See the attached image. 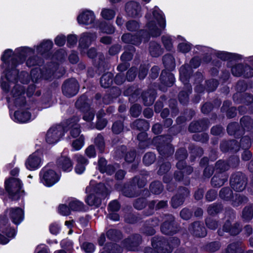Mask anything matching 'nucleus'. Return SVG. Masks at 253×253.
Instances as JSON below:
<instances>
[{
  "label": "nucleus",
  "instance_id": "obj_64",
  "mask_svg": "<svg viewBox=\"0 0 253 253\" xmlns=\"http://www.w3.org/2000/svg\"><path fill=\"white\" fill-rule=\"evenodd\" d=\"M193 138L195 141H201L202 142H206L208 140V135L205 133L195 134L193 135Z\"/></svg>",
  "mask_w": 253,
  "mask_h": 253
},
{
  "label": "nucleus",
  "instance_id": "obj_53",
  "mask_svg": "<svg viewBox=\"0 0 253 253\" xmlns=\"http://www.w3.org/2000/svg\"><path fill=\"white\" fill-rule=\"evenodd\" d=\"M124 129L123 122L121 121L115 122L112 126V130L114 133L119 134L121 133Z\"/></svg>",
  "mask_w": 253,
  "mask_h": 253
},
{
  "label": "nucleus",
  "instance_id": "obj_36",
  "mask_svg": "<svg viewBox=\"0 0 253 253\" xmlns=\"http://www.w3.org/2000/svg\"><path fill=\"white\" fill-rule=\"evenodd\" d=\"M70 209L74 211H82L84 209V204L76 199H72L69 204Z\"/></svg>",
  "mask_w": 253,
  "mask_h": 253
},
{
  "label": "nucleus",
  "instance_id": "obj_13",
  "mask_svg": "<svg viewBox=\"0 0 253 253\" xmlns=\"http://www.w3.org/2000/svg\"><path fill=\"white\" fill-rule=\"evenodd\" d=\"M42 153L36 151L30 155L25 162L26 168L30 170H35L39 169L42 163Z\"/></svg>",
  "mask_w": 253,
  "mask_h": 253
},
{
  "label": "nucleus",
  "instance_id": "obj_29",
  "mask_svg": "<svg viewBox=\"0 0 253 253\" xmlns=\"http://www.w3.org/2000/svg\"><path fill=\"white\" fill-rule=\"evenodd\" d=\"M220 148L223 152H226L229 150H234L236 151L239 150V146L236 140H232L229 142H223L220 145Z\"/></svg>",
  "mask_w": 253,
  "mask_h": 253
},
{
  "label": "nucleus",
  "instance_id": "obj_40",
  "mask_svg": "<svg viewBox=\"0 0 253 253\" xmlns=\"http://www.w3.org/2000/svg\"><path fill=\"white\" fill-rule=\"evenodd\" d=\"M242 217L245 220H250L253 217V205L246 206L242 212Z\"/></svg>",
  "mask_w": 253,
  "mask_h": 253
},
{
  "label": "nucleus",
  "instance_id": "obj_4",
  "mask_svg": "<svg viewBox=\"0 0 253 253\" xmlns=\"http://www.w3.org/2000/svg\"><path fill=\"white\" fill-rule=\"evenodd\" d=\"M180 243L179 240L175 237L169 238L168 242L163 237H154L152 241L153 248H146L145 253H170L174 247Z\"/></svg>",
  "mask_w": 253,
  "mask_h": 253
},
{
  "label": "nucleus",
  "instance_id": "obj_47",
  "mask_svg": "<svg viewBox=\"0 0 253 253\" xmlns=\"http://www.w3.org/2000/svg\"><path fill=\"white\" fill-rule=\"evenodd\" d=\"M230 168L228 163H226L224 161H218L215 165V168L217 170H219L220 172L228 170Z\"/></svg>",
  "mask_w": 253,
  "mask_h": 253
},
{
  "label": "nucleus",
  "instance_id": "obj_37",
  "mask_svg": "<svg viewBox=\"0 0 253 253\" xmlns=\"http://www.w3.org/2000/svg\"><path fill=\"white\" fill-rule=\"evenodd\" d=\"M149 51L151 55L154 57H157L162 53V49L160 45L156 42H151Z\"/></svg>",
  "mask_w": 253,
  "mask_h": 253
},
{
  "label": "nucleus",
  "instance_id": "obj_21",
  "mask_svg": "<svg viewBox=\"0 0 253 253\" xmlns=\"http://www.w3.org/2000/svg\"><path fill=\"white\" fill-rule=\"evenodd\" d=\"M241 230V227L237 223H232L231 221L227 219L223 226V231L228 232L232 235L238 234Z\"/></svg>",
  "mask_w": 253,
  "mask_h": 253
},
{
  "label": "nucleus",
  "instance_id": "obj_58",
  "mask_svg": "<svg viewBox=\"0 0 253 253\" xmlns=\"http://www.w3.org/2000/svg\"><path fill=\"white\" fill-rule=\"evenodd\" d=\"M206 223L207 226L212 230H215L218 226V222L211 217L206 219Z\"/></svg>",
  "mask_w": 253,
  "mask_h": 253
},
{
  "label": "nucleus",
  "instance_id": "obj_15",
  "mask_svg": "<svg viewBox=\"0 0 253 253\" xmlns=\"http://www.w3.org/2000/svg\"><path fill=\"white\" fill-rule=\"evenodd\" d=\"M77 20L80 24L89 26L94 27L95 22V16L92 11L86 10L81 13L77 17Z\"/></svg>",
  "mask_w": 253,
  "mask_h": 253
},
{
  "label": "nucleus",
  "instance_id": "obj_52",
  "mask_svg": "<svg viewBox=\"0 0 253 253\" xmlns=\"http://www.w3.org/2000/svg\"><path fill=\"white\" fill-rule=\"evenodd\" d=\"M244 66L242 64H238L233 66L231 69L232 74L234 76L239 77L242 75Z\"/></svg>",
  "mask_w": 253,
  "mask_h": 253
},
{
  "label": "nucleus",
  "instance_id": "obj_45",
  "mask_svg": "<svg viewBox=\"0 0 253 253\" xmlns=\"http://www.w3.org/2000/svg\"><path fill=\"white\" fill-rule=\"evenodd\" d=\"M100 29L102 32L108 34H112L115 31L114 27L106 22H102L100 24Z\"/></svg>",
  "mask_w": 253,
  "mask_h": 253
},
{
  "label": "nucleus",
  "instance_id": "obj_44",
  "mask_svg": "<svg viewBox=\"0 0 253 253\" xmlns=\"http://www.w3.org/2000/svg\"><path fill=\"white\" fill-rule=\"evenodd\" d=\"M232 191L229 188H223L219 192L220 197L224 200H229L232 196Z\"/></svg>",
  "mask_w": 253,
  "mask_h": 253
},
{
  "label": "nucleus",
  "instance_id": "obj_43",
  "mask_svg": "<svg viewBox=\"0 0 253 253\" xmlns=\"http://www.w3.org/2000/svg\"><path fill=\"white\" fill-rule=\"evenodd\" d=\"M150 189L153 193L159 194L162 191L163 187L160 182L155 181L151 184Z\"/></svg>",
  "mask_w": 253,
  "mask_h": 253
},
{
  "label": "nucleus",
  "instance_id": "obj_26",
  "mask_svg": "<svg viewBox=\"0 0 253 253\" xmlns=\"http://www.w3.org/2000/svg\"><path fill=\"white\" fill-rule=\"evenodd\" d=\"M75 157L77 162L75 171L78 174H82L85 170V166L87 165V161L83 156L79 154H77Z\"/></svg>",
  "mask_w": 253,
  "mask_h": 253
},
{
  "label": "nucleus",
  "instance_id": "obj_46",
  "mask_svg": "<svg viewBox=\"0 0 253 253\" xmlns=\"http://www.w3.org/2000/svg\"><path fill=\"white\" fill-rule=\"evenodd\" d=\"M94 142L99 150L102 152L105 148V142L103 136L100 134H98L95 137Z\"/></svg>",
  "mask_w": 253,
  "mask_h": 253
},
{
  "label": "nucleus",
  "instance_id": "obj_22",
  "mask_svg": "<svg viewBox=\"0 0 253 253\" xmlns=\"http://www.w3.org/2000/svg\"><path fill=\"white\" fill-rule=\"evenodd\" d=\"M141 242V238L140 235L136 234L126 239L124 243V246L129 250L135 251Z\"/></svg>",
  "mask_w": 253,
  "mask_h": 253
},
{
  "label": "nucleus",
  "instance_id": "obj_49",
  "mask_svg": "<svg viewBox=\"0 0 253 253\" xmlns=\"http://www.w3.org/2000/svg\"><path fill=\"white\" fill-rule=\"evenodd\" d=\"M156 202L152 201L149 204V208L152 210L155 207L156 210H159L166 207L167 206L166 201H161L156 205Z\"/></svg>",
  "mask_w": 253,
  "mask_h": 253
},
{
  "label": "nucleus",
  "instance_id": "obj_17",
  "mask_svg": "<svg viewBox=\"0 0 253 253\" xmlns=\"http://www.w3.org/2000/svg\"><path fill=\"white\" fill-rule=\"evenodd\" d=\"M141 7L140 4L136 1H131L126 5V11L131 17H136L141 13Z\"/></svg>",
  "mask_w": 253,
  "mask_h": 253
},
{
  "label": "nucleus",
  "instance_id": "obj_19",
  "mask_svg": "<svg viewBox=\"0 0 253 253\" xmlns=\"http://www.w3.org/2000/svg\"><path fill=\"white\" fill-rule=\"evenodd\" d=\"M189 231L194 236L199 237H204L207 234L205 228L199 222L192 224L189 228Z\"/></svg>",
  "mask_w": 253,
  "mask_h": 253
},
{
  "label": "nucleus",
  "instance_id": "obj_50",
  "mask_svg": "<svg viewBox=\"0 0 253 253\" xmlns=\"http://www.w3.org/2000/svg\"><path fill=\"white\" fill-rule=\"evenodd\" d=\"M162 40L165 48L167 50H170L172 48V42L170 36L168 35L163 36Z\"/></svg>",
  "mask_w": 253,
  "mask_h": 253
},
{
  "label": "nucleus",
  "instance_id": "obj_62",
  "mask_svg": "<svg viewBox=\"0 0 253 253\" xmlns=\"http://www.w3.org/2000/svg\"><path fill=\"white\" fill-rule=\"evenodd\" d=\"M252 142L251 139L248 136L242 137L240 141V145L243 148L246 149L250 147Z\"/></svg>",
  "mask_w": 253,
  "mask_h": 253
},
{
  "label": "nucleus",
  "instance_id": "obj_38",
  "mask_svg": "<svg viewBox=\"0 0 253 253\" xmlns=\"http://www.w3.org/2000/svg\"><path fill=\"white\" fill-rule=\"evenodd\" d=\"M116 12L113 9L103 8L101 12V16L106 20H111L115 17Z\"/></svg>",
  "mask_w": 253,
  "mask_h": 253
},
{
  "label": "nucleus",
  "instance_id": "obj_28",
  "mask_svg": "<svg viewBox=\"0 0 253 253\" xmlns=\"http://www.w3.org/2000/svg\"><path fill=\"white\" fill-rule=\"evenodd\" d=\"M156 98V92L154 90H150L149 92L143 93L142 98L144 105L150 106L152 105Z\"/></svg>",
  "mask_w": 253,
  "mask_h": 253
},
{
  "label": "nucleus",
  "instance_id": "obj_23",
  "mask_svg": "<svg viewBox=\"0 0 253 253\" xmlns=\"http://www.w3.org/2000/svg\"><path fill=\"white\" fill-rule=\"evenodd\" d=\"M58 167L64 171L69 172L72 169L73 164L70 158L61 156L57 161Z\"/></svg>",
  "mask_w": 253,
  "mask_h": 253
},
{
  "label": "nucleus",
  "instance_id": "obj_6",
  "mask_svg": "<svg viewBox=\"0 0 253 253\" xmlns=\"http://www.w3.org/2000/svg\"><path fill=\"white\" fill-rule=\"evenodd\" d=\"M33 53H34V50L29 47H20L16 49L15 50V55L13 54L12 50L9 49L5 50L1 57V59L3 62L5 63L7 62L12 55H14V57H12L11 59V63L13 67H12V69L10 71L7 70L5 71V74L7 71H10V74H12V70H16L15 68L16 66V64L22 63L25 60L26 56L30 55Z\"/></svg>",
  "mask_w": 253,
  "mask_h": 253
},
{
  "label": "nucleus",
  "instance_id": "obj_33",
  "mask_svg": "<svg viewBox=\"0 0 253 253\" xmlns=\"http://www.w3.org/2000/svg\"><path fill=\"white\" fill-rule=\"evenodd\" d=\"M53 45V43L51 41L47 40L43 41L40 45L37 47V51L42 54L44 52L50 50Z\"/></svg>",
  "mask_w": 253,
  "mask_h": 253
},
{
  "label": "nucleus",
  "instance_id": "obj_18",
  "mask_svg": "<svg viewBox=\"0 0 253 253\" xmlns=\"http://www.w3.org/2000/svg\"><path fill=\"white\" fill-rule=\"evenodd\" d=\"M79 121L78 117H74L67 122L68 127L70 129V134L73 137H76L80 134V126L78 124Z\"/></svg>",
  "mask_w": 253,
  "mask_h": 253
},
{
  "label": "nucleus",
  "instance_id": "obj_34",
  "mask_svg": "<svg viewBox=\"0 0 253 253\" xmlns=\"http://www.w3.org/2000/svg\"><path fill=\"white\" fill-rule=\"evenodd\" d=\"M163 63L168 70H172L175 67L174 58L170 54H166L164 56Z\"/></svg>",
  "mask_w": 253,
  "mask_h": 253
},
{
  "label": "nucleus",
  "instance_id": "obj_24",
  "mask_svg": "<svg viewBox=\"0 0 253 253\" xmlns=\"http://www.w3.org/2000/svg\"><path fill=\"white\" fill-rule=\"evenodd\" d=\"M13 119L15 122L27 123L32 118L31 114L29 111L21 110L15 112Z\"/></svg>",
  "mask_w": 253,
  "mask_h": 253
},
{
  "label": "nucleus",
  "instance_id": "obj_59",
  "mask_svg": "<svg viewBox=\"0 0 253 253\" xmlns=\"http://www.w3.org/2000/svg\"><path fill=\"white\" fill-rule=\"evenodd\" d=\"M241 252L242 249L237 247V246L235 243L230 244L226 250V253H241Z\"/></svg>",
  "mask_w": 253,
  "mask_h": 253
},
{
  "label": "nucleus",
  "instance_id": "obj_5",
  "mask_svg": "<svg viewBox=\"0 0 253 253\" xmlns=\"http://www.w3.org/2000/svg\"><path fill=\"white\" fill-rule=\"evenodd\" d=\"M86 192L90 193L86 199V203L90 206L98 207L101 203L102 199L107 195V188L102 183L93 186L91 184L86 187Z\"/></svg>",
  "mask_w": 253,
  "mask_h": 253
},
{
  "label": "nucleus",
  "instance_id": "obj_57",
  "mask_svg": "<svg viewBox=\"0 0 253 253\" xmlns=\"http://www.w3.org/2000/svg\"><path fill=\"white\" fill-rule=\"evenodd\" d=\"M94 117V113L93 110L89 109L85 112L83 115V120L86 122L91 123Z\"/></svg>",
  "mask_w": 253,
  "mask_h": 253
},
{
  "label": "nucleus",
  "instance_id": "obj_2",
  "mask_svg": "<svg viewBox=\"0 0 253 253\" xmlns=\"http://www.w3.org/2000/svg\"><path fill=\"white\" fill-rule=\"evenodd\" d=\"M8 217L14 224L18 225L24 219V211L20 208H11L7 209L4 214L0 216V244H1L7 243L9 239L1 233L4 234L10 238L13 237L16 233L15 230L10 227Z\"/></svg>",
  "mask_w": 253,
  "mask_h": 253
},
{
  "label": "nucleus",
  "instance_id": "obj_10",
  "mask_svg": "<svg viewBox=\"0 0 253 253\" xmlns=\"http://www.w3.org/2000/svg\"><path fill=\"white\" fill-rule=\"evenodd\" d=\"M41 182L46 186H51L58 181L59 176L48 167H45L40 172Z\"/></svg>",
  "mask_w": 253,
  "mask_h": 253
},
{
  "label": "nucleus",
  "instance_id": "obj_31",
  "mask_svg": "<svg viewBox=\"0 0 253 253\" xmlns=\"http://www.w3.org/2000/svg\"><path fill=\"white\" fill-rule=\"evenodd\" d=\"M31 79L33 83L37 82L42 77L46 80H49L51 77L47 76L45 74L42 73L39 68L33 69L31 72Z\"/></svg>",
  "mask_w": 253,
  "mask_h": 253
},
{
  "label": "nucleus",
  "instance_id": "obj_48",
  "mask_svg": "<svg viewBox=\"0 0 253 253\" xmlns=\"http://www.w3.org/2000/svg\"><path fill=\"white\" fill-rule=\"evenodd\" d=\"M184 201L183 196H175L171 199V206L174 208H176L182 204Z\"/></svg>",
  "mask_w": 253,
  "mask_h": 253
},
{
  "label": "nucleus",
  "instance_id": "obj_14",
  "mask_svg": "<svg viewBox=\"0 0 253 253\" xmlns=\"http://www.w3.org/2000/svg\"><path fill=\"white\" fill-rule=\"evenodd\" d=\"M79 86L77 80L71 79L66 81L62 86L63 93L68 97L75 95L78 92Z\"/></svg>",
  "mask_w": 253,
  "mask_h": 253
},
{
  "label": "nucleus",
  "instance_id": "obj_11",
  "mask_svg": "<svg viewBox=\"0 0 253 253\" xmlns=\"http://www.w3.org/2000/svg\"><path fill=\"white\" fill-rule=\"evenodd\" d=\"M231 187L235 191H242L246 187L247 179L246 176L241 172H237L233 174L230 178Z\"/></svg>",
  "mask_w": 253,
  "mask_h": 253
},
{
  "label": "nucleus",
  "instance_id": "obj_7",
  "mask_svg": "<svg viewBox=\"0 0 253 253\" xmlns=\"http://www.w3.org/2000/svg\"><path fill=\"white\" fill-rule=\"evenodd\" d=\"M171 137L170 136H158L153 139V143L157 146L160 155L168 156L172 154L174 149L169 144Z\"/></svg>",
  "mask_w": 253,
  "mask_h": 253
},
{
  "label": "nucleus",
  "instance_id": "obj_56",
  "mask_svg": "<svg viewBox=\"0 0 253 253\" xmlns=\"http://www.w3.org/2000/svg\"><path fill=\"white\" fill-rule=\"evenodd\" d=\"M248 201V198L244 196H241L240 194H236L235 200L232 203L233 206H238L240 204L246 203Z\"/></svg>",
  "mask_w": 253,
  "mask_h": 253
},
{
  "label": "nucleus",
  "instance_id": "obj_55",
  "mask_svg": "<svg viewBox=\"0 0 253 253\" xmlns=\"http://www.w3.org/2000/svg\"><path fill=\"white\" fill-rule=\"evenodd\" d=\"M120 235V231L115 229H110L107 232V237L111 240H115L119 238Z\"/></svg>",
  "mask_w": 253,
  "mask_h": 253
},
{
  "label": "nucleus",
  "instance_id": "obj_27",
  "mask_svg": "<svg viewBox=\"0 0 253 253\" xmlns=\"http://www.w3.org/2000/svg\"><path fill=\"white\" fill-rule=\"evenodd\" d=\"M208 126V122L206 120H202L200 122L191 123L189 127V130L191 132L200 131L205 129Z\"/></svg>",
  "mask_w": 253,
  "mask_h": 253
},
{
  "label": "nucleus",
  "instance_id": "obj_60",
  "mask_svg": "<svg viewBox=\"0 0 253 253\" xmlns=\"http://www.w3.org/2000/svg\"><path fill=\"white\" fill-rule=\"evenodd\" d=\"M141 111V107L138 104L133 105L130 109L131 115L134 117H137L140 115Z\"/></svg>",
  "mask_w": 253,
  "mask_h": 253
},
{
  "label": "nucleus",
  "instance_id": "obj_32",
  "mask_svg": "<svg viewBox=\"0 0 253 253\" xmlns=\"http://www.w3.org/2000/svg\"><path fill=\"white\" fill-rule=\"evenodd\" d=\"M113 77V74L110 72L104 74L100 79L101 86L104 88L109 87L112 83Z\"/></svg>",
  "mask_w": 253,
  "mask_h": 253
},
{
  "label": "nucleus",
  "instance_id": "obj_3",
  "mask_svg": "<svg viewBox=\"0 0 253 253\" xmlns=\"http://www.w3.org/2000/svg\"><path fill=\"white\" fill-rule=\"evenodd\" d=\"M147 20L146 25L149 35L152 37L159 36L166 28V20L163 12L155 6L152 14L148 12L145 15Z\"/></svg>",
  "mask_w": 253,
  "mask_h": 253
},
{
  "label": "nucleus",
  "instance_id": "obj_39",
  "mask_svg": "<svg viewBox=\"0 0 253 253\" xmlns=\"http://www.w3.org/2000/svg\"><path fill=\"white\" fill-rule=\"evenodd\" d=\"M133 128L138 130H146L149 128V125L144 120H136L132 124Z\"/></svg>",
  "mask_w": 253,
  "mask_h": 253
},
{
  "label": "nucleus",
  "instance_id": "obj_63",
  "mask_svg": "<svg viewBox=\"0 0 253 253\" xmlns=\"http://www.w3.org/2000/svg\"><path fill=\"white\" fill-rule=\"evenodd\" d=\"M218 84V82L216 80L212 79L207 81V89L209 91L214 90Z\"/></svg>",
  "mask_w": 253,
  "mask_h": 253
},
{
  "label": "nucleus",
  "instance_id": "obj_1",
  "mask_svg": "<svg viewBox=\"0 0 253 253\" xmlns=\"http://www.w3.org/2000/svg\"><path fill=\"white\" fill-rule=\"evenodd\" d=\"M18 73L17 70H13L12 74L10 71H7L5 74V79L1 78V87L4 91L7 92L10 86L14 85L7 101L16 107H21L26 102L25 88L22 85L15 84L17 83Z\"/></svg>",
  "mask_w": 253,
  "mask_h": 253
},
{
  "label": "nucleus",
  "instance_id": "obj_9",
  "mask_svg": "<svg viewBox=\"0 0 253 253\" xmlns=\"http://www.w3.org/2000/svg\"><path fill=\"white\" fill-rule=\"evenodd\" d=\"M5 187L6 190L13 200L18 199L24 192L22 189V182L18 178H11L6 180Z\"/></svg>",
  "mask_w": 253,
  "mask_h": 253
},
{
  "label": "nucleus",
  "instance_id": "obj_42",
  "mask_svg": "<svg viewBox=\"0 0 253 253\" xmlns=\"http://www.w3.org/2000/svg\"><path fill=\"white\" fill-rule=\"evenodd\" d=\"M241 124L244 129L249 130L253 127V121L249 117L245 116L243 117L240 121Z\"/></svg>",
  "mask_w": 253,
  "mask_h": 253
},
{
  "label": "nucleus",
  "instance_id": "obj_51",
  "mask_svg": "<svg viewBox=\"0 0 253 253\" xmlns=\"http://www.w3.org/2000/svg\"><path fill=\"white\" fill-rule=\"evenodd\" d=\"M156 157L154 153H149L146 154L143 157V163L145 165L149 166L152 164L155 160Z\"/></svg>",
  "mask_w": 253,
  "mask_h": 253
},
{
  "label": "nucleus",
  "instance_id": "obj_25",
  "mask_svg": "<svg viewBox=\"0 0 253 253\" xmlns=\"http://www.w3.org/2000/svg\"><path fill=\"white\" fill-rule=\"evenodd\" d=\"M227 175L223 172L215 174L211 179V185L215 187L222 186L224 182L227 180Z\"/></svg>",
  "mask_w": 253,
  "mask_h": 253
},
{
  "label": "nucleus",
  "instance_id": "obj_54",
  "mask_svg": "<svg viewBox=\"0 0 253 253\" xmlns=\"http://www.w3.org/2000/svg\"><path fill=\"white\" fill-rule=\"evenodd\" d=\"M221 209L220 205L213 204L209 206L208 212L209 214L213 215L219 212Z\"/></svg>",
  "mask_w": 253,
  "mask_h": 253
},
{
  "label": "nucleus",
  "instance_id": "obj_20",
  "mask_svg": "<svg viewBox=\"0 0 253 253\" xmlns=\"http://www.w3.org/2000/svg\"><path fill=\"white\" fill-rule=\"evenodd\" d=\"M96 38L97 36L95 33H83L80 40V46L81 48L84 49L88 47L92 42L94 41Z\"/></svg>",
  "mask_w": 253,
  "mask_h": 253
},
{
  "label": "nucleus",
  "instance_id": "obj_41",
  "mask_svg": "<svg viewBox=\"0 0 253 253\" xmlns=\"http://www.w3.org/2000/svg\"><path fill=\"white\" fill-rule=\"evenodd\" d=\"M84 136L81 135L79 138L74 140L72 143V146L74 150H80L84 145Z\"/></svg>",
  "mask_w": 253,
  "mask_h": 253
},
{
  "label": "nucleus",
  "instance_id": "obj_35",
  "mask_svg": "<svg viewBox=\"0 0 253 253\" xmlns=\"http://www.w3.org/2000/svg\"><path fill=\"white\" fill-rule=\"evenodd\" d=\"M216 54L218 58L224 60H229L230 59H236L241 58V56L240 55L228 53L225 51H218Z\"/></svg>",
  "mask_w": 253,
  "mask_h": 253
},
{
  "label": "nucleus",
  "instance_id": "obj_30",
  "mask_svg": "<svg viewBox=\"0 0 253 253\" xmlns=\"http://www.w3.org/2000/svg\"><path fill=\"white\" fill-rule=\"evenodd\" d=\"M122 39L126 43H130L134 45L139 44L141 42L140 37L137 35L132 36L130 34H124Z\"/></svg>",
  "mask_w": 253,
  "mask_h": 253
},
{
  "label": "nucleus",
  "instance_id": "obj_8",
  "mask_svg": "<svg viewBox=\"0 0 253 253\" xmlns=\"http://www.w3.org/2000/svg\"><path fill=\"white\" fill-rule=\"evenodd\" d=\"M187 65L182 66L179 69L180 79L184 84L186 91H182L179 95V100L181 103L185 104L188 100V95L191 93V86L188 84L189 79V73Z\"/></svg>",
  "mask_w": 253,
  "mask_h": 253
},
{
  "label": "nucleus",
  "instance_id": "obj_12",
  "mask_svg": "<svg viewBox=\"0 0 253 253\" xmlns=\"http://www.w3.org/2000/svg\"><path fill=\"white\" fill-rule=\"evenodd\" d=\"M64 131V127L61 125L53 126L49 128L47 132L46 142L49 144L56 143L63 136Z\"/></svg>",
  "mask_w": 253,
  "mask_h": 253
},
{
  "label": "nucleus",
  "instance_id": "obj_16",
  "mask_svg": "<svg viewBox=\"0 0 253 253\" xmlns=\"http://www.w3.org/2000/svg\"><path fill=\"white\" fill-rule=\"evenodd\" d=\"M161 230L163 234L171 235L177 232V227L174 223V217L172 215H167L165 217V221L161 227Z\"/></svg>",
  "mask_w": 253,
  "mask_h": 253
},
{
  "label": "nucleus",
  "instance_id": "obj_61",
  "mask_svg": "<svg viewBox=\"0 0 253 253\" xmlns=\"http://www.w3.org/2000/svg\"><path fill=\"white\" fill-rule=\"evenodd\" d=\"M108 250H110V253H121L122 248L116 244H108L106 245Z\"/></svg>",
  "mask_w": 253,
  "mask_h": 253
}]
</instances>
